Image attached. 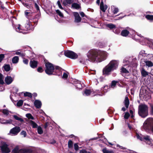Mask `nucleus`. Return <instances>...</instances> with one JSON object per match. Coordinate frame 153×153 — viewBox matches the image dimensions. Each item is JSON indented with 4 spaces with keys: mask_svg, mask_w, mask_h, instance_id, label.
Listing matches in <instances>:
<instances>
[{
    "mask_svg": "<svg viewBox=\"0 0 153 153\" xmlns=\"http://www.w3.org/2000/svg\"><path fill=\"white\" fill-rule=\"evenodd\" d=\"M107 56V52L105 51L91 49L86 53L87 59L84 60H80L79 62L83 64H85L88 61L100 62L105 60Z\"/></svg>",
    "mask_w": 153,
    "mask_h": 153,
    "instance_id": "f257e3e1",
    "label": "nucleus"
},
{
    "mask_svg": "<svg viewBox=\"0 0 153 153\" xmlns=\"http://www.w3.org/2000/svg\"><path fill=\"white\" fill-rule=\"evenodd\" d=\"M46 68L45 72L48 75H58L60 72L61 68L58 66H54L53 64L49 62H46L45 64Z\"/></svg>",
    "mask_w": 153,
    "mask_h": 153,
    "instance_id": "f03ea898",
    "label": "nucleus"
},
{
    "mask_svg": "<svg viewBox=\"0 0 153 153\" xmlns=\"http://www.w3.org/2000/svg\"><path fill=\"white\" fill-rule=\"evenodd\" d=\"M119 62L118 61L113 60L110 62L109 63L106 65L103 70V73L104 74L109 75L111 73L116 70L118 68Z\"/></svg>",
    "mask_w": 153,
    "mask_h": 153,
    "instance_id": "7ed1b4c3",
    "label": "nucleus"
},
{
    "mask_svg": "<svg viewBox=\"0 0 153 153\" xmlns=\"http://www.w3.org/2000/svg\"><path fill=\"white\" fill-rule=\"evenodd\" d=\"M138 114L142 118H145L148 114V106L144 104H141L138 107Z\"/></svg>",
    "mask_w": 153,
    "mask_h": 153,
    "instance_id": "20e7f679",
    "label": "nucleus"
},
{
    "mask_svg": "<svg viewBox=\"0 0 153 153\" xmlns=\"http://www.w3.org/2000/svg\"><path fill=\"white\" fill-rule=\"evenodd\" d=\"M136 136L138 139L141 141H145L146 143L150 146L152 145V140L149 136H144L142 134L139 135L138 134H137Z\"/></svg>",
    "mask_w": 153,
    "mask_h": 153,
    "instance_id": "39448f33",
    "label": "nucleus"
},
{
    "mask_svg": "<svg viewBox=\"0 0 153 153\" xmlns=\"http://www.w3.org/2000/svg\"><path fill=\"white\" fill-rule=\"evenodd\" d=\"M14 153H32L33 152L32 148L23 149L19 150L18 146H16L13 150Z\"/></svg>",
    "mask_w": 153,
    "mask_h": 153,
    "instance_id": "423d86ee",
    "label": "nucleus"
},
{
    "mask_svg": "<svg viewBox=\"0 0 153 153\" xmlns=\"http://www.w3.org/2000/svg\"><path fill=\"white\" fill-rule=\"evenodd\" d=\"M64 54L65 56L72 59H75L78 57L77 54L71 51H66L64 52Z\"/></svg>",
    "mask_w": 153,
    "mask_h": 153,
    "instance_id": "0eeeda50",
    "label": "nucleus"
},
{
    "mask_svg": "<svg viewBox=\"0 0 153 153\" xmlns=\"http://www.w3.org/2000/svg\"><path fill=\"white\" fill-rule=\"evenodd\" d=\"M20 131V128L19 126H16L11 129L8 134L11 136H16L18 134Z\"/></svg>",
    "mask_w": 153,
    "mask_h": 153,
    "instance_id": "6e6552de",
    "label": "nucleus"
},
{
    "mask_svg": "<svg viewBox=\"0 0 153 153\" xmlns=\"http://www.w3.org/2000/svg\"><path fill=\"white\" fill-rule=\"evenodd\" d=\"M0 148L3 152L9 153L10 152L8 145L4 142H1L0 143Z\"/></svg>",
    "mask_w": 153,
    "mask_h": 153,
    "instance_id": "1a4fd4ad",
    "label": "nucleus"
},
{
    "mask_svg": "<svg viewBox=\"0 0 153 153\" xmlns=\"http://www.w3.org/2000/svg\"><path fill=\"white\" fill-rule=\"evenodd\" d=\"M144 42H141L142 45L147 44L149 47L153 49V40L148 38H144L143 39Z\"/></svg>",
    "mask_w": 153,
    "mask_h": 153,
    "instance_id": "9d476101",
    "label": "nucleus"
},
{
    "mask_svg": "<svg viewBox=\"0 0 153 153\" xmlns=\"http://www.w3.org/2000/svg\"><path fill=\"white\" fill-rule=\"evenodd\" d=\"M73 15L75 17L74 22L76 23L80 22L81 20L79 14L77 12H74L73 13Z\"/></svg>",
    "mask_w": 153,
    "mask_h": 153,
    "instance_id": "9b49d317",
    "label": "nucleus"
},
{
    "mask_svg": "<svg viewBox=\"0 0 153 153\" xmlns=\"http://www.w3.org/2000/svg\"><path fill=\"white\" fill-rule=\"evenodd\" d=\"M4 80L5 83L9 85L13 82V78L10 76H7L5 78Z\"/></svg>",
    "mask_w": 153,
    "mask_h": 153,
    "instance_id": "f8f14e48",
    "label": "nucleus"
},
{
    "mask_svg": "<svg viewBox=\"0 0 153 153\" xmlns=\"http://www.w3.org/2000/svg\"><path fill=\"white\" fill-rule=\"evenodd\" d=\"M132 30H129L126 29H124L122 30L121 32V35L123 36L126 37L130 33V31Z\"/></svg>",
    "mask_w": 153,
    "mask_h": 153,
    "instance_id": "ddd939ff",
    "label": "nucleus"
},
{
    "mask_svg": "<svg viewBox=\"0 0 153 153\" xmlns=\"http://www.w3.org/2000/svg\"><path fill=\"white\" fill-rule=\"evenodd\" d=\"M30 67L33 68H36L37 65V62L33 59H31L30 63Z\"/></svg>",
    "mask_w": 153,
    "mask_h": 153,
    "instance_id": "4468645a",
    "label": "nucleus"
},
{
    "mask_svg": "<svg viewBox=\"0 0 153 153\" xmlns=\"http://www.w3.org/2000/svg\"><path fill=\"white\" fill-rule=\"evenodd\" d=\"M32 26L31 23L29 22H28L27 24H25V27L23 28L24 30H30L31 29Z\"/></svg>",
    "mask_w": 153,
    "mask_h": 153,
    "instance_id": "2eb2a0df",
    "label": "nucleus"
},
{
    "mask_svg": "<svg viewBox=\"0 0 153 153\" xmlns=\"http://www.w3.org/2000/svg\"><path fill=\"white\" fill-rule=\"evenodd\" d=\"M12 122V120L11 119L8 120H5L4 119H2L0 122V123L1 124H11Z\"/></svg>",
    "mask_w": 153,
    "mask_h": 153,
    "instance_id": "dca6fc26",
    "label": "nucleus"
},
{
    "mask_svg": "<svg viewBox=\"0 0 153 153\" xmlns=\"http://www.w3.org/2000/svg\"><path fill=\"white\" fill-rule=\"evenodd\" d=\"M151 128L150 125L145 121L143 126V128L146 131L149 130Z\"/></svg>",
    "mask_w": 153,
    "mask_h": 153,
    "instance_id": "f3484780",
    "label": "nucleus"
},
{
    "mask_svg": "<svg viewBox=\"0 0 153 153\" xmlns=\"http://www.w3.org/2000/svg\"><path fill=\"white\" fill-rule=\"evenodd\" d=\"M73 1V0H63V4L65 6H66L72 4Z\"/></svg>",
    "mask_w": 153,
    "mask_h": 153,
    "instance_id": "a211bd4d",
    "label": "nucleus"
},
{
    "mask_svg": "<svg viewBox=\"0 0 153 153\" xmlns=\"http://www.w3.org/2000/svg\"><path fill=\"white\" fill-rule=\"evenodd\" d=\"M15 54L18 55L22 58H24L25 56V53L21 51H18L15 52Z\"/></svg>",
    "mask_w": 153,
    "mask_h": 153,
    "instance_id": "6ab92c4d",
    "label": "nucleus"
},
{
    "mask_svg": "<svg viewBox=\"0 0 153 153\" xmlns=\"http://www.w3.org/2000/svg\"><path fill=\"white\" fill-rule=\"evenodd\" d=\"M145 121L149 125H150V126L152 128L153 125V118H148Z\"/></svg>",
    "mask_w": 153,
    "mask_h": 153,
    "instance_id": "aec40b11",
    "label": "nucleus"
},
{
    "mask_svg": "<svg viewBox=\"0 0 153 153\" xmlns=\"http://www.w3.org/2000/svg\"><path fill=\"white\" fill-rule=\"evenodd\" d=\"M91 94H93V91L90 90L86 89L83 94L84 95L86 96H89Z\"/></svg>",
    "mask_w": 153,
    "mask_h": 153,
    "instance_id": "412c9836",
    "label": "nucleus"
},
{
    "mask_svg": "<svg viewBox=\"0 0 153 153\" xmlns=\"http://www.w3.org/2000/svg\"><path fill=\"white\" fill-rule=\"evenodd\" d=\"M101 91V90L100 91L99 90H97L95 91H93V94H95L94 95V96L99 95L100 96H102L104 95V93H103Z\"/></svg>",
    "mask_w": 153,
    "mask_h": 153,
    "instance_id": "4be33fe9",
    "label": "nucleus"
},
{
    "mask_svg": "<svg viewBox=\"0 0 153 153\" xmlns=\"http://www.w3.org/2000/svg\"><path fill=\"white\" fill-rule=\"evenodd\" d=\"M109 89L108 86L107 85H105L103 86L101 88V91L103 93H104V95L105 93L107 92Z\"/></svg>",
    "mask_w": 153,
    "mask_h": 153,
    "instance_id": "5701e85b",
    "label": "nucleus"
},
{
    "mask_svg": "<svg viewBox=\"0 0 153 153\" xmlns=\"http://www.w3.org/2000/svg\"><path fill=\"white\" fill-rule=\"evenodd\" d=\"M19 58L18 56H14L12 59V61L13 64H16L19 61Z\"/></svg>",
    "mask_w": 153,
    "mask_h": 153,
    "instance_id": "b1692460",
    "label": "nucleus"
},
{
    "mask_svg": "<svg viewBox=\"0 0 153 153\" xmlns=\"http://www.w3.org/2000/svg\"><path fill=\"white\" fill-rule=\"evenodd\" d=\"M39 113L40 114H42V115H41L39 114V118L41 119L42 120H43L44 119V117H43L44 116H47L44 112L42 110H39Z\"/></svg>",
    "mask_w": 153,
    "mask_h": 153,
    "instance_id": "393cba45",
    "label": "nucleus"
},
{
    "mask_svg": "<svg viewBox=\"0 0 153 153\" xmlns=\"http://www.w3.org/2000/svg\"><path fill=\"white\" fill-rule=\"evenodd\" d=\"M16 31L18 32L23 33V29L21 28V25H18L16 26Z\"/></svg>",
    "mask_w": 153,
    "mask_h": 153,
    "instance_id": "a878e982",
    "label": "nucleus"
},
{
    "mask_svg": "<svg viewBox=\"0 0 153 153\" xmlns=\"http://www.w3.org/2000/svg\"><path fill=\"white\" fill-rule=\"evenodd\" d=\"M80 7V5L76 3H73L71 5V7L74 9H78Z\"/></svg>",
    "mask_w": 153,
    "mask_h": 153,
    "instance_id": "bb28decb",
    "label": "nucleus"
},
{
    "mask_svg": "<svg viewBox=\"0 0 153 153\" xmlns=\"http://www.w3.org/2000/svg\"><path fill=\"white\" fill-rule=\"evenodd\" d=\"M124 102L126 108H128L129 104V100L128 97H125Z\"/></svg>",
    "mask_w": 153,
    "mask_h": 153,
    "instance_id": "cd10ccee",
    "label": "nucleus"
},
{
    "mask_svg": "<svg viewBox=\"0 0 153 153\" xmlns=\"http://www.w3.org/2000/svg\"><path fill=\"white\" fill-rule=\"evenodd\" d=\"M111 9L112 10L113 13L114 14H116L119 11L118 8L114 6H111Z\"/></svg>",
    "mask_w": 153,
    "mask_h": 153,
    "instance_id": "c85d7f7f",
    "label": "nucleus"
},
{
    "mask_svg": "<svg viewBox=\"0 0 153 153\" xmlns=\"http://www.w3.org/2000/svg\"><path fill=\"white\" fill-rule=\"evenodd\" d=\"M106 26L110 29L116 28V25L112 23L108 24L106 25Z\"/></svg>",
    "mask_w": 153,
    "mask_h": 153,
    "instance_id": "c756f323",
    "label": "nucleus"
},
{
    "mask_svg": "<svg viewBox=\"0 0 153 153\" xmlns=\"http://www.w3.org/2000/svg\"><path fill=\"white\" fill-rule=\"evenodd\" d=\"M28 11V10H26L25 12V15L27 18H29V17L31 16L32 13Z\"/></svg>",
    "mask_w": 153,
    "mask_h": 153,
    "instance_id": "7c9ffc66",
    "label": "nucleus"
},
{
    "mask_svg": "<svg viewBox=\"0 0 153 153\" xmlns=\"http://www.w3.org/2000/svg\"><path fill=\"white\" fill-rule=\"evenodd\" d=\"M146 65L148 67H152L153 66V63L151 61H146L145 62Z\"/></svg>",
    "mask_w": 153,
    "mask_h": 153,
    "instance_id": "2f4dec72",
    "label": "nucleus"
},
{
    "mask_svg": "<svg viewBox=\"0 0 153 153\" xmlns=\"http://www.w3.org/2000/svg\"><path fill=\"white\" fill-rule=\"evenodd\" d=\"M102 151L103 153H114L113 151L108 150L106 148L103 149Z\"/></svg>",
    "mask_w": 153,
    "mask_h": 153,
    "instance_id": "473e14b6",
    "label": "nucleus"
},
{
    "mask_svg": "<svg viewBox=\"0 0 153 153\" xmlns=\"http://www.w3.org/2000/svg\"><path fill=\"white\" fill-rule=\"evenodd\" d=\"M141 73L142 76L145 77L148 75V72L146 71L144 69H142L141 71Z\"/></svg>",
    "mask_w": 153,
    "mask_h": 153,
    "instance_id": "72a5a7b5",
    "label": "nucleus"
},
{
    "mask_svg": "<svg viewBox=\"0 0 153 153\" xmlns=\"http://www.w3.org/2000/svg\"><path fill=\"white\" fill-rule=\"evenodd\" d=\"M4 70L6 71H8L10 69V66L9 65H5L3 67Z\"/></svg>",
    "mask_w": 153,
    "mask_h": 153,
    "instance_id": "f704fd0d",
    "label": "nucleus"
},
{
    "mask_svg": "<svg viewBox=\"0 0 153 153\" xmlns=\"http://www.w3.org/2000/svg\"><path fill=\"white\" fill-rule=\"evenodd\" d=\"M76 84L77 85H75V86L76 87V88H79V89H80L82 88V85L80 84V82L78 80H77L76 81Z\"/></svg>",
    "mask_w": 153,
    "mask_h": 153,
    "instance_id": "c9c22d12",
    "label": "nucleus"
},
{
    "mask_svg": "<svg viewBox=\"0 0 153 153\" xmlns=\"http://www.w3.org/2000/svg\"><path fill=\"white\" fill-rule=\"evenodd\" d=\"M121 72L122 73H125L126 74H129L128 71L123 67H122L121 68Z\"/></svg>",
    "mask_w": 153,
    "mask_h": 153,
    "instance_id": "e433bc0d",
    "label": "nucleus"
},
{
    "mask_svg": "<svg viewBox=\"0 0 153 153\" xmlns=\"http://www.w3.org/2000/svg\"><path fill=\"white\" fill-rule=\"evenodd\" d=\"M4 76L2 74L0 73V84H3L4 83Z\"/></svg>",
    "mask_w": 153,
    "mask_h": 153,
    "instance_id": "4c0bfd02",
    "label": "nucleus"
},
{
    "mask_svg": "<svg viewBox=\"0 0 153 153\" xmlns=\"http://www.w3.org/2000/svg\"><path fill=\"white\" fill-rule=\"evenodd\" d=\"M29 123L32 126L33 128H36L37 126V125L32 120L30 121Z\"/></svg>",
    "mask_w": 153,
    "mask_h": 153,
    "instance_id": "58836bf2",
    "label": "nucleus"
},
{
    "mask_svg": "<svg viewBox=\"0 0 153 153\" xmlns=\"http://www.w3.org/2000/svg\"><path fill=\"white\" fill-rule=\"evenodd\" d=\"M13 117L16 120L19 121H20L21 122H22L24 121L23 120L19 117L17 116L16 115H14L13 116Z\"/></svg>",
    "mask_w": 153,
    "mask_h": 153,
    "instance_id": "ea45409f",
    "label": "nucleus"
},
{
    "mask_svg": "<svg viewBox=\"0 0 153 153\" xmlns=\"http://www.w3.org/2000/svg\"><path fill=\"white\" fill-rule=\"evenodd\" d=\"M117 82L115 81H113L111 82L110 87L113 88H114L115 87Z\"/></svg>",
    "mask_w": 153,
    "mask_h": 153,
    "instance_id": "a19ab883",
    "label": "nucleus"
},
{
    "mask_svg": "<svg viewBox=\"0 0 153 153\" xmlns=\"http://www.w3.org/2000/svg\"><path fill=\"white\" fill-rule=\"evenodd\" d=\"M23 101L22 100H19L16 104L17 106L19 107L22 106L23 104Z\"/></svg>",
    "mask_w": 153,
    "mask_h": 153,
    "instance_id": "79ce46f5",
    "label": "nucleus"
},
{
    "mask_svg": "<svg viewBox=\"0 0 153 153\" xmlns=\"http://www.w3.org/2000/svg\"><path fill=\"white\" fill-rule=\"evenodd\" d=\"M146 18L148 20H153V15H147L146 16Z\"/></svg>",
    "mask_w": 153,
    "mask_h": 153,
    "instance_id": "37998d69",
    "label": "nucleus"
},
{
    "mask_svg": "<svg viewBox=\"0 0 153 153\" xmlns=\"http://www.w3.org/2000/svg\"><path fill=\"white\" fill-rule=\"evenodd\" d=\"M107 8V7L106 5L104 6V5L100 6V9L103 12H105Z\"/></svg>",
    "mask_w": 153,
    "mask_h": 153,
    "instance_id": "c03bdc74",
    "label": "nucleus"
},
{
    "mask_svg": "<svg viewBox=\"0 0 153 153\" xmlns=\"http://www.w3.org/2000/svg\"><path fill=\"white\" fill-rule=\"evenodd\" d=\"M73 143L71 140H69L68 143V147L69 148H71L73 147Z\"/></svg>",
    "mask_w": 153,
    "mask_h": 153,
    "instance_id": "a18cd8bd",
    "label": "nucleus"
},
{
    "mask_svg": "<svg viewBox=\"0 0 153 153\" xmlns=\"http://www.w3.org/2000/svg\"><path fill=\"white\" fill-rule=\"evenodd\" d=\"M57 5L59 7V8H60V9H64V10L67 13H68V11H66L65 9H64L62 7V6L61 5V3H60V1H58L57 2Z\"/></svg>",
    "mask_w": 153,
    "mask_h": 153,
    "instance_id": "49530a36",
    "label": "nucleus"
},
{
    "mask_svg": "<svg viewBox=\"0 0 153 153\" xmlns=\"http://www.w3.org/2000/svg\"><path fill=\"white\" fill-rule=\"evenodd\" d=\"M2 113L5 115L6 116L8 115L9 114V111L7 109H4L2 110Z\"/></svg>",
    "mask_w": 153,
    "mask_h": 153,
    "instance_id": "de8ad7c7",
    "label": "nucleus"
},
{
    "mask_svg": "<svg viewBox=\"0 0 153 153\" xmlns=\"http://www.w3.org/2000/svg\"><path fill=\"white\" fill-rule=\"evenodd\" d=\"M24 95L25 97H28L30 98L32 97L31 94L28 92H25L24 93Z\"/></svg>",
    "mask_w": 153,
    "mask_h": 153,
    "instance_id": "09e8293b",
    "label": "nucleus"
},
{
    "mask_svg": "<svg viewBox=\"0 0 153 153\" xmlns=\"http://www.w3.org/2000/svg\"><path fill=\"white\" fill-rule=\"evenodd\" d=\"M26 116L29 119H31L32 120H33L34 119L33 117L30 114L28 113L26 114Z\"/></svg>",
    "mask_w": 153,
    "mask_h": 153,
    "instance_id": "8fccbe9b",
    "label": "nucleus"
},
{
    "mask_svg": "<svg viewBox=\"0 0 153 153\" xmlns=\"http://www.w3.org/2000/svg\"><path fill=\"white\" fill-rule=\"evenodd\" d=\"M23 5L25 6L28 9H30L33 8V7L31 5H29L27 3L23 4Z\"/></svg>",
    "mask_w": 153,
    "mask_h": 153,
    "instance_id": "3c124183",
    "label": "nucleus"
},
{
    "mask_svg": "<svg viewBox=\"0 0 153 153\" xmlns=\"http://www.w3.org/2000/svg\"><path fill=\"white\" fill-rule=\"evenodd\" d=\"M56 13L59 15L61 17H63V14L59 11V10H56Z\"/></svg>",
    "mask_w": 153,
    "mask_h": 153,
    "instance_id": "603ef678",
    "label": "nucleus"
},
{
    "mask_svg": "<svg viewBox=\"0 0 153 153\" xmlns=\"http://www.w3.org/2000/svg\"><path fill=\"white\" fill-rule=\"evenodd\" d=\"M130 116V114L129 113L126 112L124 116V117L126 119H128Z\"/></svg>",
    "mask_w": 153,
    "mask_h": 153,
    "instance_id": "864d4df0",
    "label": "nucleus"
},
{
    "mask_svg": "<svg viewBox=\"0 0 153 153\" xmlns=\"http://www.w3.org/2000/svg\"><path fill=\"white\" fill-rule=\"evenodd\" d=\"M20 134L21 135H23L24 137H26L27 135L26 132L24 131H22L21 132Z\"/></svg>",
    "mask_w": 153,
    "mask_h": 153,
    "instance_id": "5fc2aeb1",
    "label": "nucleus"
},
{
    "mask_svg": "<svg viewBox=\"0 0 153 153\" xmlns=\"http://www.w3.org/2000/svg\"><path fill=\"white\" fill-rule=\"evenodd\" d=\"M74 149L76 151H77L79 149V146L77 143H75L74 144Z\"/></svg>",
    "mask_w": 153,
    "mask_h": 153,
    "instance_id": "6e6d98bb",
    "label": "nucleus"
},
{
    "mask_svg": "<svg viewBox=\"0 0 153 153\" xmlns=\"http://www.w3.org/2000/svg\"><path fill=\"white\" fill-rule=\"evenodd\" d=\"M34 104L37 108H38V100H36L34 102Z\"/></svg>",
    "mask_w": 153,
    "mask_h": 153,
    "instance_id": "4d7b16f0",
    "label": "nucleus"
},
{
    "mask_svg": "<svg viewBox=\"0 0 153 153\" xmlns=\"http://www.w3.org/2000/svg\"><path fill=\"white\" fill-rule=\"evenodd\" d=\"M4 58V55L2 54H0V62H1Z\"/></svg>",
    "mask_w": 153,
    "mask_h": 153,
    "instance_id": "13d9d810",
    "label": "nucleus"
},
{
    "mask_svg": "<svg viewBox=\"0 0 153 153\" xmlns=\"http://www.w3.org/2000/svg\"><path fill=\"white\" fill-rule=\"evenodd\" d=\"M68 76V74L65 73H64L63 74L62 78L63 79H66Z\"/></svg>",
    "mask_w": 153,
    "mask_h": 153,
    "instance_id": "bf43d9fd",
    "label": "nucleus"
},
{
    "mask_svg": "<svg viewBox=\"0 0 153 153\" xmlns=\"http://www.w3.org/2000/svg\"><path fill=\"white\" fill-rule=\"evenodd\" d=\"M43 132V131L42 130V129L41 127L39 126V134H42Z\"/></svg>",
    "mask_w": 153,
    "mask_h": 153,
    "instance_id": "052dcab7",
    "label": "nucleus"
},
{
    "mask_svg": "<svg viewBox=\"0 0 153 153\" xmlns=\"http://www.w3.org/2000/svg\"><path fill=\"white\" fill-rule=\"evenodd\" d=\"M23 63L25 64H27L28 62V60L27 59L24 58L23 60Z\"/></svg>",
    "mask_w": 153,
    "mask_h": 153,
    "instance_id": "680f3d73",
    "label": "nucleus"
},
{
    "mask_svg": "<svg viewBox=\"0 0 153 153\" xmlns=\"http://www.w3.org/2000/svg\"><path fill=\"white\" fill-rule=\"evenodd\" d=\"M114 33L117 34H118L120 33V30L118 28L116 29L114 31Z\"/></svg>",
    "mask_w": 153,
    "mask_h": 153,
    "instance_id": "e2e57ef3",
    "label": "nucleus"
},
{
    "mask_svg": "<svg viewBox=\"0 0 153 153\" xmlns=\"http://www.w3.org/2000/svg\"><path fill=\"white\" fill-rule=\"evenodd\" d=\"M88 151L83 149L80 151L79 153H88Z\"/></svg>",
    "mask_w": 153,
    "mask_h": 153,
    "instance_id": "0e129e2a",
    "label": "nucleus"
},
{
    "mask_svg": "<svg viewBox=\"0 0 153 153\" xmlns=\"http://www.w3.org/2000/svg\"><path fill=\"white\" fill-rule=\"evenodd\" d=\"M151 114L153 115V105H151Z\"/></svg>",
    "mask_w": 153,
    "mask_h": 153,
    "instance_id": "69168bd1",
    "label": "nucleus"
},
{
    "mask_svg": "<svg viewBox=\"0 0 153 153\" xmlns=\"http://www.w3.org/2000/svg\"><path fill=\"white\" fill-rule=\"evenodd\" d=\"M80 14L82 17H84L85 16H86L85 15L84 13L82 12H80Z\"/></svg>",
    "mask_w": 153,
    "mask_h": 153,
    "instance_id": "338daca9",
    "label": "nucleus"
},
{
    "mask_svg": "<svg viewBox=\"0 0 153 153\" xmlns=\"http://www.w3.org/2000/svg\"><path fill=\"white\" fill-rule=\"evenodd\" d=\"M43 71V68L41 67H39V72H42Z\"/></svg>",
    "mask_w": 153,
    "mask_h": 153,
    "instance_id": "774afa93",
    "label": "nucleus"
}]
</instances>
